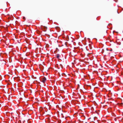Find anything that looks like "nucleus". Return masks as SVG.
Masks as SVG:
<instances>
[{
	"mask_svg": "<svg viewBox=\"0 0 123 123\" xmlns=\"http://www.w3.org/2000/svg\"><path fill=\"white\" fill-rule=\"evenodd\" d=\"M43 31H46L47 28L46 27L42 26L41 27Z\"/></svg>",
	"mask_w": 123,
	"mask_h": 123,
	"instance_id": "nucleus-1",
	"label": "nucleus"
},
{
	"mask_svg": "<svg viewBox=\"0 0 123 123\" xmlns=\"http://www.w3.org/2000/svg\"><path fill=\"white\" fill-rule=\"evenodd\" d=\"M46 80V79L44 77L43 78L42 82L43 83L45 82Z\"/></svg>",
	"mask_w": 123,
	"mask_h": 123,
	"instance_id": "nucleus-2",
	"label": "nucleus"
},
{
	"mask_svg": "<svg viewBox=\"0 0 123 123\" xmlns=\"http://www.w3.org/2000/svg\"><path fill=\"white\" fill-rule=\"evenodd\" d=\"M56 57L58 58L59 57L60 55L59 54H57L56 55Z\"/></svg>",
	"mask_w": 123,
	"mask_h": 123,
	"instance_id": "nucleus-3",
	"label": "nucleus"
},
{
	"mask_svg": "<svg viewBox=\"0 0 123 123\" xmlns=\"http://www.w3.org/2000/svg\"><path fill=\"white\" fill-rule=\"evenodd\" d=\"M23 18L24 19H25V17H23Z\"/></svg>",
	"mask_w": 123,
	"mask_h": 123,
	"instance_id": "nucleus-4",
	"label": "nucleus"
}]
</instances>
